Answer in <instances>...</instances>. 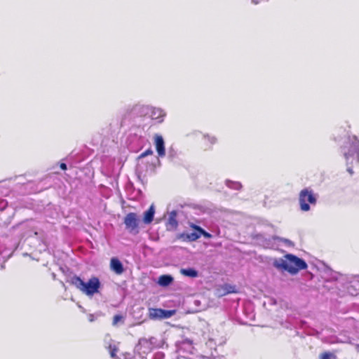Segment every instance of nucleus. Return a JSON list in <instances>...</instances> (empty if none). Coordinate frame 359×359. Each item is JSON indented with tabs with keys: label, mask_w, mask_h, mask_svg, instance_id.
Segmentation results:
<instances>
[{
	"label": "nucleus",
	"mask_w": 359,
	"mask_h": 359,
	"mask_svg": "<svg viewBox=\"0 0 359 359\" xmlns=\"http://www.w3.org/2000/svg\"><path fill=\"white\" fill-rule=\"evenodd\" d=\"M139 222L138 216L135 212H130L124 217L126 229L132 234H137L139 233Z\"/></svg>",
	"instance_id": "0eeeda50"
},
{
	"label": "nucleus",
	"mask_w": 359,
	"mask_h": 359,
	"mask_svg": "<svg viewBox=\"0 0 359 359\" xmlns=\"http://www.w3.org/2000/svg\"><path fill=\"white\" fill-rule=\"evenodd\" d=\"M141 109L142 113L145 114H149V117L158 123H162L166 116V112L161 108L151 106H142Z\"/></svg>",
	"instance_id": "423d86ee"
},
{
	"label": "nucleus",
	"mask_w": 359,
	"mask_h": 359,
	"mask_svg": "<svg viewBox=\"0 0 359 359\" xmlns=\"http://www.w3.org/2000/svg\"><path fill=\"white\" fill-rule=\"evenodd\" d=\"M70 282L78 290L89 297L97 293L100 287V282L97 277H92L86 283L80 277L74 276L71 278Z\"/></svg>",
	"instance_id": "7ed1b4c3"
},
{
	"label": "nucleus",
	"mask_w": 359,
	"mask_h": 359,
	"mask_svg": "<svg viewBox=\"0 0 359 359\" xmlns=\"http://www.w3.org/2000/svg\"><path fill=\"white\" fill-rule=\"evenodd\" d=\"M109 353H110V355L112 358H116V353L117 352V348L115 345H109Z\"/></svg>",
	"instance_id": "4be33fe9"
},
{
	"label": "nucleus",
	"mask_w": 359,
	"mask_h": 359,
	"mask_svg": "<svg viewBox=\"0 0 359 359\" xmlns=\"http://www.w3.org/2000/svg\"><path fill=\"white\" fill-rule=\"evenodd\" d=\"M282 241H283L284 243H288V244H290V243H291V242H290L289 240H287V239H282Z\"/></svg>",
	"instance_id": "a878e982"
},
{
	"label": "nucleus",
	"mask_w": 359,
	"mask_h": 359,
	"mask_svg": "<svg viewBox=\"0 0 359 359\" xmlns=\"http://www.w3.org/2000/svg\"><path fill=\"white\" fill-rule=\"evenodd\" d=\"M177 213L175 211H172L169 215L168 222V229H175L177 226V221L176 219Z\"/></svg>",
	"instance_id": "2eb2a0df"
},
{
	"label": "nucleus",
	"mask_w": 359,
	"mask_h": 359,
	"mask_svg": "<svg viewBox=\"0 0 359 359\" xmlns=\"http://www.w3.org/2000/svg\"><path fill=\"white\" fill-rule=\"evenodd\" d=\"M173 281V278L170 275H163L158 278V283L161 286H168Z\"/></svg>",
	"instance_id": "ddd939ff"
},
{
	"label": "nucleus",
	"mask_w": 359,
	"mask_h": 359,
	"mask_svg": "<svg viewBox=\"0 0 359 359\" xmlns=\"http://www.w3.org/2000/svg\"><path fill=\"white\" fill-rule=\"evenodd\" d=\"M155 214V208L154 205H151L149 208L144 212L143 222L145 224H149L154 220Z\"/></svg>",
	"instance_id": "9d476101"
},
{
	"label": "nucleus",
	"mask_w": 359,
	"mask_h": 359,
	"mask_svg": "<svg viewBox=\"0 0 359 359\" xmlns=\"http://www.w3.org/2000/svg\"><path fill=\"white\" fill-rule=\"evenodd\" d=\"M60 168L62 169V170H66L67 169V165L64 163H62L60 165Z\"/></svg>",
	"instance_id": "393cba45"
},
{
	"label": "nucleus",
	"mask_w": 359,
	"mask_h": 359,
	"mask_svg": "<svg viewBox=\"0 0 359 359\" xmlns=\"http://www.w3.org/2000/svg\"><path fill=\"white\" fill-rule=\"evenodd\" d=\"M175 311L174 310H163L161 309H149V317L153 320L157 319H167L175 315Z\"/></svg>",
	"instance_id": "6e6552de"
},
{
	"label": "nucleus",
	"mask_w": 359,
	"mask_h": 359,
	"mask_svg": "<svg viewBox=\"0 0 359 359\" xmlns=\"http://www.w3.org/2000/svg\"><path fill=\"white\" fill-rule=\"evenodd\" d=\"M180 273L188 277L196 278L198 276V271L192 268L182 269Z\"/></svg>",
	"instance_id": "dca6fc26"
},
{
	"label": "nucleus",
	"mask_w": 359,
	"mask_h": 359,
	"mask_svg": "<svg viewBox=\"0 0 359 359\" xmlns=\"http://www.w3.org/2000/svg\"><path fill=\"white\" fill-rule=\"evenodd\" d=\"M110 266L116 274H121L124 271L122 263L115 257L111 259Z\"/></svg>",
	"instance_id": "9b49d317"
},
{
	"label": "nucleus",
	"mask_w": 359,
	"mask_h": 359,
	"mask_svg": "<svg viewBox=\"0 0 359 359\" xmlns=\"http://www.w3.org/2000/svg\"><path fill=\"white\" fill-rule=\"evenodd\" d=\"M151 154H153V151L151 149H149L147 151H145L144 152L142 153L140 155L139 158H144L147 156L151 155Z\"/></svg>",
	"instance_id": "5701e85b"
},
{
	"label": "nucleus",
	"mask_w": 359,
	"mask_h": 359,
	"mask_svg": "<svg viewBox=\"0 0 359 359\" xmlns=\"http://www.w3.org/2000/svg\"><path fill=\"white\" fill-rule=\"evenodd\" d=\"M273 266L280 271H287L291 275H296L299 271L306 269V262L292 254H286L281 258L276 259Z\"/></svg>",
	"instance_id": "f257e3e1"
},
{
	"label": "nucleus",
	"mask_w": 359,
	"mask_h": 359,
	"mask_svg": "<svg viewBox=\"0 0 359 359\" xmlns=\"http://www.w3.org/2000/svg\"><path fill=\"white\" fill-rule=\"evenodd\" d=\"M158 346L157 339L155 337L149 339L142 338L139 340V343L135 347V351L139 353V357L140 358L142 354L150 353Z\"/></svg>",
	"instance_id": "39448f33"
},
{
	"label": "nucleus",
	"mask_w": 359,
	"mask_h": 359,
	"mask_svg": "<svg viewBox=\"0 0 359 359\" xmlns=\"http://www.w3.org/2000/svg\"><path fill=\"white\" fill-rule=\"evenodd\" d=\"M164 353L162 352H158L154 355V359H163Z\"/></svg>",
	"instance_id": "b1692460"
},
{
	"label": "nucleus",
	"mask_w": 359,
	"mask_h": 359,
	"mask_svg": "<svg viewBox=\"0 0 359 359\" xmlns=\"http://www.w3.org/2000/svg\"><path fill=\"white\" fill-rule=\"evenodd\" d=\"M185 342H187V344H188L189 346H191V341H189V340H186V341H185Z\"/></svg>",
	"instance_id": "cd10ccee"
},
{
	"label": "nucleus",
	"mask_w": 359,
	"mask_h": 359,
	"mask_svg": "<svg viewBox=\"0 0 359 359\" xmlns=\"http://www.w3.org/2000/svg\"><path fill=\"white\" fill-rule=\"evenodd\" d=\"M317 201V196L313 191L309 189H302L299 196L300 209L303 212L310 210V205H315Z\"/></svg>",
	"instance_id": "20e7f679"
},
{
	"label": "nucleus",
	"mask_w": 359,
	"mask_h": 359,
	"mask_svg": "<svg viewBox=\"0 0 359 359\" xmlns=\"http://www.w3.org/2000/svg\"><path fill=\"white\" fill-rule=\"evenodd\" d=\"M236 292L235 287L229 285H225L222 286L220 289L217 290V294L219 296H224L226 294L232 293V292Z\"/></svg>",
	"instance_id": "4468645a"
},
{
	"label": "nucleus",
	"mask_w": 359,
	"mask_h": 359,
	"mask_svg": "<svg viewBox=\"0 0 359 359\" xmlns=\"http://www.w3.org/2000/svg\"><path fill=\"white\" fill-rule=\"evenodd\" d=\"M89 320H90V321H93V315H90Z\"/></svg>",
	"instance_id": "bb28decb"
},
{
	"label": "nucleus",
	"mask_w": 359,
	"mask_h": 359,
	"mask_svg": "<svg viewBox=\"0 0 359 359\" xmlns=\"http://www.w3.org/2000/svg\"><path fill=\"white\" fill-rule=\"evenodd\" d=\"M190 226L194 229V230H196V231H200V233H201V236H203L205 238H210L212 237V235L210 233H209L208 232L205 231V230H203L201 227H200L199 226H197L194 224H190Z\"/></svg>",
	"instance_id": "f3484780"
},
{
	"label": "nucleus",
	"mask_w": 359,
	"mask_h": 359,
	"mask_svg": "<svg viewBox=\"0 0 359 359\" xmlns=\"http://www.w3.org/2000/svg\"><path fill=\"white\" fill-rule=\"evenodd\" d=\"M342 152L346 158L347 165L348 164H359V140L356 136H349L345 144L342 147ZM347 171L353 174L352 168L347 167Z\"/></svg>",
	"instance_id": "f03ea898"
},
{
	"label": "nucleus",
	"mask_w": 359,
	"mask_h": 359,
	"mask_svg": "<svg viewBox=\"0 0 359 359\" xmlns=\"http://www.w3.org/2000/svg\"><path fill=\"white\" fill-rule=\"evenodd\" d=\"M201 237L200 231L194 230V232L189 233H183L181 235V238L184 240L189 241H195Z\"/></svg>",
	"instance_id": "f8f14e48"
},
{
	"label": "nucleus",
	"mask_w": 359,
	"mask_h": 359,
	"mask_svg": "<svg viewBox=\"0 0 359 359\" xmlns=\"http://www.w3.org/2000/svg\"><path fill=\"white\" fill-rule=\"evenodd\" d=\"M337 357L334 353L325 352L320 355V359H336Z\"/></svg>",
	"instance_id": "aec40b11"
},
{
	"label": "nucleus",
	"mask_w": 359,
	"mask_h": 359,
	"mask_svg": "<svg viewBox=\"0 0 359 359\" xmlns=\"http://www.w3.org/2000/svg\"><path fill=\"white\" fill-rule=\"evenodd\" d=\"M124 317L121 315H116L114 316L112 324L116 326L118 323H123Z\"/></svg>",
	"instance_id": "6ab92c4d"
},
{
	"label": "nucleus",
	"mask_w": 359,
	"mask_h": 359,
	"mask_svg": "<svg viewBox=\"0 0 359 359\" xmlns=\"http://www.w3.org/2000/svg\"><path fill=\"white\" fill-rule=\"evenodd\" d=\"M355 280H356V281H358V282H359V276H356V277H355Z\"/></svg>",
	"instance_id": "c85d7f7f"
},
{
	"label": "nucleus",
	"mask_w": 359,
	"mask_h": 359,
	"mask_svg": "<svg viewBox=\"0 0 359 359\" xmlns=\"http://www.w3.org/2000/svg\"><path fill=\"white\" fill-rule=\"evenodd\" d=\"M204 139L208 141V142L212 145L216 143L217 138L215 136H210L209 135H204L203 136Z\"/></svg>",
	"instance_id": "412c9836"
},
{
	"label": "nucleus",
	"mask_w": 359,
	"mask_h": 359,
	"mask_svg": "<svg viewBox=\"0 0 359 359\" xmlns=\"http://www.w3.org/2000/svg\"><path fill=\"white\" fill-rule=\"evenodd\" d=\"M225 184L229 188L235 189V190H239L242 187L241 184L238 182L226 180Z\"/></svg>",
	"instance_id": "a211bd4d"
},
{
	"label": "nucleus",
	"mask_w": 359,
	"mask_h": 359,
	"mask_svg": "<svg viewBox=\"0 0 359 359\" xmlns=\"http://www.w3.org/2000/svg\"><path fill=\"white\" fill-rule=\"evenodd\" d=\"M154 145L159 157H164L165 155V142L161 135L156 134L154 137Z\"/></svg>",
	"instance_id": "1a4fd4ad"
}]
</instances>
